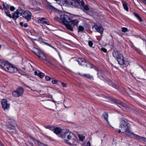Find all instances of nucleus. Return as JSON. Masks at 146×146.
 Here are the masks:
<instances>
[{
  "mask_svg": "<svg viewBox=\"0 0 146 146\" xmlns=\"http://www.w3.org/2000/svg\"><path fill=\"white\" fill-rule=\"evenodd\" d=\"M3 5L4 9L6 10H7L9 8V5L6 3H4L3 4Z\"/></svg>",
  "mask_w": 146,
  "mask_h": 146,
  "instance_id": "c756f323",
  "label": "nucleus"
},
{
  "mask_svg": "<svg viewBox=\"0 0 146 146\" xmlns=\"http://www.w3.org/2000/svg\"><path fill=\"white\" fill-rule=\"evenodd\" d=\"M113 55L117 59L119 64L122 65L124 64L123 57L119 51L117 50H114L113 52Z\"/></svg>",
  "mask_w": 146,
  "mask_h": 146,
  "instance_id": "7ed1b4c3",
  "label": "nucleus"
},
{
  "mask_svg": "<svg viewBox=\"0 0 146 146\" xmlns=\"http://www.w3.org/2000/svg\"><path fill=\"white\" fill-rule=\"evenodd\" d=\"M68 132H71L69 131H63V133H62V135H60V137L63 139L65 141V139H67V136L66 134Z\"/></svg>",
  "mask_w": 146,
  "mask_h": 146,
  "instance_id": "f3484780",
  "label": "nucleus"
},
{
  "mask_svg": "<svg viewBox=\"0 0 146 146\" xmlns=\"http://www.w3.org/2000/svg\"><path fill=\"white\" fill-rule=\"evenodd\" d=\"M39 21V22L41 23H42L44 24H46L47 25H49L48 23L45 21V19L44 18H42L40 19Z\"/></svg>",
  "mask_w": 146,
  "mask_h": 146,
  "instance_id": "393cba45",
  "label": "nucleus"
},
{
  "mask_svg": "<svg viewBox=\"0 0 146 146\" xmlns=\"http://www.w3.org/2000/svg\"><path fill=\"white\" fill-rule=\"evenodd\" d=\"M63 131L62 129L58 127L54 128L53 130L54 133L58 135L59 137H60V135H62V133H63Z\"/></svg>",
  "mask_w": 146,
  "mask_h": 146,
  "instance_id": "ddd939ff",
  "label": "nucleus"
},
{
  "mask_svg": "<svg viewBox=\"0 0 146 146\" xmlns=\"http://www.w3.org/2000/svg\"><path fill=\"white\" fill-rule=\"evenodd\" d=\"M88 44L90 47H91L93 44V43L92 41H89L88 42Z\"/></svg>",
  "mask_w": 146,
  "mask_h": 146,
  "instance_id": "e433bc0d",
  "label": "nucleus"
},
{
  "mask_svg": "<svg viewBox=\"0 0 146 146\" xmlns=\"http://www.w3.org/2000/svg\"><path fill=\"white\" fill-rule=\"evenodd\" d=\"M67 139H65V142L70 145H73L74 143L77 138L72 132H68L66 134Z\"/></svg>",
  "mask_w": 146,
  "mask_h": 146,
  "instance_id": "20e7f679",
  "label": "nucleus"
},
{
  "mask_svg": "<svg viewBox=\"0 0 146 146\" xmlns=\"http://www.w3.org/2000/svg\"><path fill=\"white\" fill-rule=\"evenodd\" d=\"M34 73H35V75L38 76V73L37 72V71H35Z\"/></svg>",
  "mask_w": 146,
  "mask_h": 146,
  "instance_id": "09e8293b",
  "label": "nucleus"
},
{
  "mask_svg": "<svg viewBox=\"0 0 146 146\" xmlns=\"http://www.w3.org/2000/svg\"><path fill=\"white\" fill-rule=\"evenodd\" d=\"M61 83L62 85V86L63 87H66V84L64 83H63V82H61Z\"/></svg>",
  "mask_w": 146,
  "mask_h": 146,
  "instance_id": "79ce46f5",
  "label": "nucleus"
},
{
  "mask_svg": "<svg viewBox=\"0 0 146 146\" xmlns=\"http://www.w3.org/2000/svg\"><path fill=\"white\" fill-rule=\"evenodd\" d=\"M52 82L53 84H55L57 83L58 81L56 80H52Z\"/></svg>",
  "mask_w": 146,
  "mask_h": 146,
  "instance_id": "a19ab883",
  "label": "nucleus"
},
{
  "mask_svg": "<svg viewBox=\"0 0 146 146\" xmlns=\"http://www.w3.org/2000/svg\"><path fill=\"white\" fill-rule=\"evenodd\" d=\"M77 61L80 65L85 66L86 67H88L89 65H92L90 63L86 61L84 58H78L77 59Z\"/></svg>",
  "mask_w": 146,
  "mask_h": 146,
  "instance_id": "0eeeda50",
  "label": "nucleus"
},
{
  "mask_svg": "<svg viewBox=\"0 0 146 146\" xmlns=\"http://www.w3.org/2000/svg\"><path fill=\"white\" fill-rule=\"evenodd\" d=\"M54 20H55V21H59V20H60V18H59L58 17H55L54 18Z\"/></svg>",
  "mask_w": 146,
  "mask_h": 146,
  "instance_id": "ea45409f",
  "label": "nucleus"
},
{
  "mask_svg": "<svg viewBox=\"0 0 146 146\" xmlns=\"http://www.w3.org/2000/svg\"><path fill=\"white\" fill-rule=\"evenodd\" d=\"M108 114L106 112H104L102 115L103 117L106 120L108 124L111 127L108 120ZM111 127L113 128L111 126Z\"/></svg>",
  "mask_w": 146,
  "mask_h": 146,
  "instance_id": "6ab92c4d",
  "label": "nucleus"
},
{
  "mask_svg": "<svg viewBox=\"0 0 146 146\" xmlns=\"http://www.w3.org/2000/svg\"><path fill=\"white\" fill-rule=\"evenodd\" d=\"M80 75L81 76L85 77L89 79H93V76L89 74H84L82 75L80 74Z\"/></svg>",
  "mask_w": 146,
  "mask_h": 146,
  "instance_id": "5701e85b",
  "label": "nucleus"
},
{
  "mask_svg": "<svg viewBox=\"0 0 146 146\" xmlns=\"http://www.w3.org/2000/svg\"><path fill=\"white\" fill-rule=\"evenodd\" d=\"M135 17H136L138 19L139 21L141 22L142 21V20L141 18L140 17V16L138 15L136 13L135 14Z\"/></svg>",
  "mask_w": 146,
  "mask_h": 146,
  "instance_id": "7c9ffc66",
  "label": "nucleus"
},
{
  "mask_svg": "<svg viewBox=\"0 0 146 146\" xmlns=\"http://www.w3.org/2000/svg\"><path fill=\"white\" fill-rule=\"evenodd\" d=\"M119 127L121 129H118L119 133L125 132L126 135L130 136L132 133L130 130V125L126 119H121Z\"/></svg>",
  "mask_w": 146,
  "mask_h": 146,
  "instance_id": "f257e3e1",
  "label": "nucleus"
},
{
  "mask_svg": "<svg viewBox=\"0 0 146 146\" xmlns=\"http://www.w3.org/2000/svg\"><path fill=\"white\" fill-rule=\"evenodd\" d=\"M45 78L46 81H50L51 79V78L48 76H46Z\"/></svg>",
  "mask_w": 146,
  "mask_h": 146,
  "instance_id": "72a5a7b5",
  "label": "nucleus"
},
{
  "mask_svg": "<svg viewBox=\"0 0 146 146\" xmlns=\"http://www.w3.org/2000/svg\"><path fill=\"white\" fill-rule=\"evenodd\" d=\"M71 18L69 16L66 14H62L60 15V22H62L66 28L68 30L73 31V27L72 25L70 24Z\"/></svg>",
  "mask_w": 146,
  "mask_h": 146,
  "instance_id": "f03ea898",
  "label": "nucleus"
},
{
  "mask_svg": "<svg viewBox=\"0 0 146 146\" xmlns=\"http://www.w3.org/2000/svg\"><path fill=\"white\" fill-rule=\"evenodd\" d=\"M123 4V6L124 9L127 11H128V8L127 6V3L124 1H122Z\"/></svg>",
  "mask_w": 146,
  "mask_h": 146,
  "instance_id": "4be33fe9",
  "label": "nucleus"
},
{
  "mask_svg": "<svg viewBox=\"0 0 146 146\" xmlns=\"http://www.w3.org/2000/svg\"><path fill=\"white\" fill-rule=\"evenodd\" d=\"M15 8L13 6H11L10 7V9L11 11H13L15 10Z\"/></svg>",
  "mask_w": 146,
  "mask_h": 146,
  "instance_id": "4c0bfd02",
  "label": "nucleus"
},
{
  "mask_svg": "<svg viewBox=\"0 0 146 146\" xmlns=\"http://www.w3.org/2000/svg\"><path fill=\"white\" fill-rule=\"evenodd\" d=\"M83 3H84V2H82V5L83 4Z\"/></svg>",
  "mask_w": 146,
  "mask_h": 146,
  "instance_id": "4d7b16f0",
  "label": "nucleus"
},
{
  "mask_svg": "<svg viewBox=\"0 0 146 146\" xmlns=\"http://www.w3.org/2000/svg\"><path fill=\"white\" fill-rule=\"evenodd\" d=\"M19 17V15L15 12L14 13L12 14V16H11V18L16 20Z\"/></svg>",
  "mask_w": 146,
  "mask_h": 146,
  "instance_id": "b1692460",
  "label": "nucleus"
},
{
  "mask_svg": "<svg viewBox=\"0 0 146 146\" xmlns=\"http://www.w3.org/2000/svg\"><path fill=\"white\" fill-rule=\"evenodd\" d=\"M48 63H49L51 65H54V64H53L51 62H50L48 60H46V61Z\"/></svg>",
  "mask_w": 146,
  "mask_h": 146,
  "instance_id": "37998d69",
  "label": "nucleus"
},
{
  "mask_svg": "<svg viewBox=\"0 0 146 146\" xmlns=\"http://www.w3.org/2000/svg\"><path fill=\"white\" fill-rule=\"evenodd\" d=\"M84 9L86 10H88L89 9V8L88 7V6L87 5H86L84 7Z\"/></svg>",
  "mask_w": 146,
  "mask_h": 146,
  "instance_id": "f704fd0d",
  "label": "nucleus"
},
{
  "mask_svg": "<svg viewBox=\"0 0 146 146\" xmlns=\"http://www.w3.org/2000/svg\"><path fill=\"white\" fill-rule=\"evenodd\" d=\"M23 26L25 27H27V23H25L24 24Z\"/></svg>",
  "mask_w": 146,
  "mask_h": 146,
  "instance_id": "de8ad7c7",
  "label": "nucleus"
},
{
  "mask_svg": "<svg viewBox=\"0 0 146 146\" xmlns=\"http://www.w3.org/2000/svg\"><path fill=\"white\" fill-rule=\"evenodd\" d=\"M94 28L98 32L100 33H102L103 31V29L101 26L96 25L94 26Z\"/></svg>",
  "mask_w": 146,
  "mask_h": 146,
  "instance_id": "2eb2a0df",
  "label": "nucleus"
},
{
  "mask_svg": "<svg viewBox=\"0 0 146 146\" xmlns=\"http://www.w3.org/2000/svg\"><path fill=\"white\" fill-rule=\"evenodd\" d=\"M9 63L7 62H6L3 60H0V66L3 68L4 70L5 68V67L7 66Z\"/></svg>",
  "mask_w": 146,
  "mask_h": 146,
  "instance_id": "a211bd4d",
  "label": "nucleus"
},
{
  "mask_svg": "<svg viewBox=\"0 0 146 146\" xmlns=\"http://www.w3.org/2000/svg\"><path fill=\"white\" fill-rule=\"evenodd\" d=\"M1 104L3 108L4 109H8L10 107V104L7 103L6 99H3L1 102Z\"/></svg>",
  "mask_w": 146,
  "mask_h": 146,
  "instance_id": "f8f14e48",
  "label": "nucleus"
},
{
  "mask_svg": "<svg viewBox=\"0 0 146 146\" xmlns=\"http://www.w3.org/2000/svg\"><path fill=\"white\" fill-rule=\"evenodd\" d=\"M37 51L34 52L40 59L46 61L47 60L46 57L42 53L38 50L36 49Z\"/></svg>",
  "mask_w": 146,
  "mask_h": 146,
  "instance_id": "9d476101",
  "label": "nucleus"
},
{
  "mask_svg": "<svg viewBox=\"0 0 146 146\" xmlns=\"http://www.w3.org/2000/svg\"><path fill=\"white\" fill-rule=\"evenodd\" d=\"M5 70L9 72H16L17 71V69L15 67L12 66L9 64H8L7 65Z\"/></svg>",
  "mask_w": 146,
  "mask_h": 146,
  "instance_id": "1a4fd4ad",
  "label": "nucleus"
},
{
  "mask_svg": "<svg viewBox=\"0 0 146 146\" xmlns=\"http://www.w3.org/2000/svg\"><path fill=\"white\" fill-rule=\"evenodd\" d=\"M38 72H39L38 74V76L40 78H42L44 76L45 74L42 72H40L39 71Z\"/></svg>",
  "mask_w": 146,
  "mask_h": 146,
  "instance_id": "cd10ccee",
  "label": "nucleus"
},
{
  "mask_svg": "<svg viewBox=\"0 0 146 146\" xmlns=\"http://www.w3.org/2000/svg\"><path fill=\"white\" fill-rule=\"evenodd\" d=\"M86 146H91V144L89 142H88L87 143Z\"/></svg>",
  "mask_w": 146,
  "mask_h": 146,
  "instance_id": "49530a36",
  "label": "nucleus"
},
{
  "mask_svg": "<svg viewBox=\"0 0 146 146\" xmlns=\"http://www.w3.org/2000/svg\"><path fill=\"white\" fill-rule=\"evenodd\" d=\"M52 101L54 102H55V101L54 100H53Z\"/></svg>",
  "mask_w": 146,
  "mask_h": 146,
  "instance_id": "bf43d9fd",
  "label": "nucleus"
},
{
  "mask_svg": "<svg viewBox=\"0 0 146 146\" xmlns=\"http://www.w3.org/2000/svg\"><path fill=\"white\" fill-rule=\"evenodd\" d=\"M0 146H4V145L2 144L1 142L0 141Z\"/></svg>",
  "mask_w": 146,
  "mask_h": 146,
  "instance_id": "3c124183",
  "label": "nucleus"
},
{
  "mask_svg": "<svg viewBox=\"0 0 146 146\" xmlns=\"http://www.w3.org/2000/svg\"><path fill=\"white\" fill-rule=\"evenodd\" d=\"M31 144L32 146H33V143H32Z\"/></svg>",
  "mask_w": 146,
  "mask_h": 146,
  "instance_id": "13d9d810",
  "label": "nucleus"
},
{
  "mask_svg": "<svg viewBox=\"0 0 146 146\" xmlns=\"http://www.w3.org/2000/svg\"><path fill=\"white\" fill-rule=\"evenodd\" d=\"M32 16L31 13L27 10L24 11L23 14V17L29 21L31 20Z\"/></svg>",
  "mask_w": 146,
  "mask_h": 146,
  "instance_id": "6e6552de",
  "label": "nucleus"
},
{
  "mask_svg": "<svg viewBox=\"0 0 146 146\" xmlns=\"http://www.w3.org/2000/svg\"><path fill=\"white\" fill-rule=\"evenodd\" d=\"M29 137L30 139L32 140L35 143L40 146H44L45 145L43 144L41 142H40V141L35 139L31 135L29 136Z\"/></svg>",
  "mask_w": 146,
  "mask_h": 146,
  "instance_id": "4468645a",
  "label": "nucleus"
},
{
  "mask_svg": "<svg viewBox=\"0 0 146 146\" xmlns=\"http://www.w3.org/2000/svg\"><path fill=\"white\" fill-rule=\"evenodd\" d=\"M33 3V4H35L36 3V0H30Z\"/></svg>",
  "mask_w": 146,
  "mask_h": 146,
  "instance_id": "58836bf2",
  "label": "nucleus"
},
{
  "mask_svg": "<svg viewBox=\"0 0 146 146\" xmlns=\"http://www.w3.org/2000/svg\"><path fill=\"white\" fill-rule=\"evenodd\" d=\"M54 0L57 2H58V1H59V0Z\"/></svg>",
  "mask_w": 146,
  "mask_h": 146,
  "instance_id": "5fc2aeb1",
  "label": "nucleus"
},
{
  "mask_svg": "<svg viewBox=\"0 0 146 146\" xmlns=\"http://www.w3.org/2000/svg\"><path fill=\"white\" fill-rule=\"evenodd\" d=\"M122 31L123 32H125L128 31V29L126 27H122L121 29Z\"/></svg>",
  "mask_w": 146,
  "mask_h": 146,
  "instance_id": "473e14b6",
  "label": "nucleus"
},
{
  "mask_svg": "<svg viewBox=\"0 0 146 146\" xmlns=\"http://www.w3.org/2000/svg\"><path fill=\"white\" fill-rule=\"evenodd\" d=\"M24 90L22 87H19L12 92V95L15 97L21 96L23 95Z\"/></svg>",
  "mask_w": 146,
  "mask_h": 146,
  "instance_id": "39448f33",
  "label": "nucleus"
},
{
  "mask_svg": "<svg viewBox=\"0 0 146 146\" xmlns=\"http://www.w3.org/2000/svg\"><path fill=\"white\" fill-rule=\"evenodd\" d=\"M44 127L46 129H48L52 131H53V130H54V127L52 126L48 125L44 126Z\"/></svg>",
  "mask_w": 146,
  "mask_h": 146,
  "instance_id": "bb28decb",
  "label": "nucleus"
},
{
  "mask_svg": "<svg viewBox=\"0 0 146 146\" xmlns=\"http://www.w3.org/2000/svg\"><path fill=\"white\" fill-rule=\"evenodd\" d=\"M7 127L8 129H9L12 130L13 131H9V132H13L15 129V126L13 125H12L11 124L9 125Z\"/></svg>",
  "mask_w": 146,
  "mask_h": 146,
  "instance_id": "aec40b11",
  "label": "nucleus"
},
{
  "mask_svg": "<svg viewBox=\"0 0 146 146\" xmlns=\"http://www.w3.org/2000/svg\"><path fill=\"white\" fill-rule=\"evenodd\" d=\"M20 25L21 26H23V25H24V24H23V22H20Z\"/></svg>",
  "mask_w": 146,
  "mask_h": 146,
  "instance_id": "8fccbe9b",
  "label": "nucleus"
},
{
  "mask_svg": "<svg viewBox=\"0 0 146 146\" xmlns=\"http://www.w3.org/2000/svg\"><path fill=\"white\" fill-rule=\"evenodd\" d=\"M110 100L111 101L113 102V103L115 104H118L121 106L125 107L126 109H130L131 108V107L127 106L125 104L121 102L119 100H118L116 99L111 98L110 99Z\"/></svg>",
  "mask_w": 146,
  "mask_h": 146,
  "instance_id": "423d86ee",
  "label": "nucleus"
},
{
  "mask_svg": "<svg viewBox=\"0 0 146 146\" xmlns=\"http://www.w3.org/2000/svg\"><path fill=\"white\" fill-rule=\"evenodd\" d=\"M5 13L6 15L10 18H11V14L7 10L5 11Z\"/></svg>",
  "mask_w": 146,
  "mask_h": 146,
  "instance_id": "c85d7f7f",
  "label": "nucleus"
},
{
  "mask_svg": "<svg viewBox=\"0 0 146 146\" xmlns=\"http://www.w3.org/2000/svg\"><path fill=\"white\" fill-rule=\"evenodd\" d=\"M60 59L61 60H62V58H61V56H60Z\"/></svg>",
  "mask_w": 146,
  "mask_h": 146,
  "instance_id": "6e6d98bb",
  "label": "nucleus"
},
{
  "mask_svg": "<svg viewBox=\"0 0 146 146\" xmlns=\"http://www.w3.org/2000/svg\"><path fill=\"white\" fill-rule=\"evenodd\" d=\"M101 50L104 52H106L107 51V50L104 48H101Z\"/></svg>",
  "mask_w": 146,
  "mask_h": 146,
  "instance_id": "c9c22d12",
  "label": "nucleus"
},
{
  "mask_svg": "<svg viewBox=\"0 0 146 146\" xmlns=\"http://www.w3.org/2000/svg\"><path fill=\"white\" fill-rule=\"evenodd\" d=\"M52 47V48H53L55 50H56V48H55V47H53V46H52V47Z\"/></svg>",
  "mask_w": 146,
  "mask_h": 146,
  "instance_id": "864d4df0",
  "label": "nucleus"
},
{
  "mask_svg": "<svg viewBox=\"0 0 146 146\" xmlns=\"http://www.w3.org/2000/svg\"><path fill=\"white\" fill-rule=\"evenodd\" d=\"M46 1L47 3V6L49 9H54V7L50 5V3L49 2H48L46 0Z\"/></svg>",
  "mask_w": 146,
  "mask_h": 146,
  "instance_id": "a878e982",
  "label": "nucleus"
},
{
  "mask_svg": "<svg viewBox=\"0 0 146 146\" xmlns=\"http://www.w3.org/2000/svg\"><path fill=\"white\" fill-rule=\"evenodd\" d=\"M44 43L46 45H48V46H50V47H51L52 46V45H51L50 44H48V43H46V42H45Z\"/></svg>",
  "mask_w": 146,
  "mask_h": 146,
  "instance_id": "a18cd8bd",
  "label": "nucleus"
},
{
  "mask_svg": "<svg viewBox=\"0 0 146 146\" xmlns=\"http://www.w3.org/2000/svg\"><path fill=\"white\" fill-rule=\"evenodd\" d=\"M78 29L79 31H82L84 30V28L82 26H80L78 28Z\"/></svg>",
  "mask_w": 146,
  "mask_h": 146,
  "instance_id": "2f4dec72",
  "label": "nucleus"
},
{
  "mask_svg": "<svg viewBox=\"0 0 146 146\" xmlns=\"http://www.w3.org/2000/svg\"><path fill=\"white\" fill-rule=\"evenodd\" d=\"M52 47V48H53L55 50H56V48H55V47H53V46H52V47Z\"/></svg>",
  "mask_w": 146,
  "mask_h": 146,
  "instance_id": "603ef678",
  "label": "nucleus"
},
{
  "mask_svg": "<svg viewBox=\"0 0 146 146\" xmlns=\"http://www.w3.org/2000/svg\"><path fill=\"white\" fill-rule=\"evenodd\" d=\"M74 114L75 115V113H74Z\"/></svg>",
  "mask_w": 146,
  "mask_h": 146,
  "instance_id": "052dcab7",
  "label": "nucleus"
},
{
  "mask_svg": "<svg viewBox=\"0 0 146 146\" xmlns=\"http://www.w3.org/2000/svg\"><path fill=\"white\" fill-rule=\"evenodd\" d=\"M130 136H131L132 137L134 138L135 139H137L139 141H146V138L142 136H139L133 133H131V135Z\"/></svg>",
  "mask_w": 146,
  "mask_h": 146,
  "instance_id": "9b49d317",
  "label": "nucleus"
},
{
  "mask_svg": "<svg viewBox=\"0 0 146 146\" xmlns=\"http://www.w3.org/2000/svg\"><path fill=\"white\" fill-rule=\"evenodd\" d=\"M15 12L19 15L20 16L22 15V14L23 13V10L21 8H19Z\"/></svg>",
  "mask_w": 146,
  "mask_h": 146,
  "instance_id": "412c9836",
  "label": "nucleus"
},
{
  "mask_svg": "<svg viewBox=\"0 0 146 146\" xmlns=\"http://www.w3.org/2000/svg\"><path fill=\"white\" fill-rule=\"evenodd\" d=\"M79 23V21L77 19L71 20V19H70V23L72 24L71 25H72V26H77ZM72 27H73V26H72Z\"/></svg>",
  "mask_w": 146,
  "mask_h": 146,
  "instance_id": "dca6fc26",
  "label": "nucleus"
},
{
  "mask_svg": "<svg viewBox=\"0 0 146 146\" xmlns=\"http://www.w3.org/2000/svg\"><path fill=\"white\" fill-rule=\"evenodd\" d=\"M16 122L15 121L13 120V119H11V123H12V124H16Z\"/></svg>",
  "mask_w": 146,
  "mask_h": 146,
  "instance_id": "c03bdc74",
  "label": "nucleus"
}]
</instances>
